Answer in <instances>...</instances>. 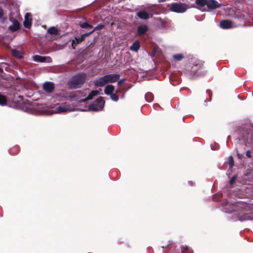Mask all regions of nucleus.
Here are the masks:
<instances>
[{
    "label": "nucleus",
    "mask_w": 253,
    "mask_h": 253,
    "mask_svg": "<svg viewBox=\"0 0 253 253\" xmlns=\"http://www.w3.org/2000/svg\"><path fill=\"white\" fill-rule=\"evenodd\" d=\"M166 0H158V1L160 2H164Z\"/></svg>",
    "instance_id": "obj_40"
},
{
    "label": "nucleus",
    "mask_w": 253,
    "mask_h": 253,
    "mask_svg": "<svg viewBox=\"0 0 253 253\" xmlns=\"http://www.w3.org/2000/svg\"><path fill=\"white\" fill-rule=\"evenodd\" d=\"M80 26L82 28H92V26L87 22H84L80 24Z\"/></svg>",
    "instance_id": "obj_26"
},
{
    "label": "nucleus",
    "mask_w": 253,
    "mask_h": 253,
    "mask_svg": "<svg viewBox=\"0 0 253 253\" xmlns=\"http://www.w3.org/2000/svg\"><path fill=\"white\" fill-rule=\"evenodd\" d=\"M189 183L191 185H192L191 182H189Z\"/></svg>",
    "instance_id": "obj_43"
},
{
    "label": "nucleus",
    "mask_w": 253,
    "mask_h": 253,
    "mask_svg": "<svg viewBox=\"0 0 253 253\" xmlns=\"http://www.w3.org/2000/svg\"><path fill=\"white\" fill-rule=\"evenodd\" d=\"M220 199L219 195L215 194L213 196V200L215 201H217Z\"/></svg>",
    "instance_id": "obj_33"
},
{
    "label": "nucleus",
    "mask_w": 253,
    "mask_h": 253,
    "mask_svg": "<svg viewBox=\"0 0 253 253\" xmlns=\"http://www.w3.org/2000/svg\"><path fill=\"white\" fill-rule=\"evenodd\" d=\"M26 111L28 113L40 114L42 113H45L46 112L47 107L43 104H37L35 105L32 104L30 103H27L26 105Z\"/></svg>",
    "instance_id": "obj_4"
},
{
    "label": "nucleus",
    "mask_w": 253,
    "mask_h": 253,
    "mask_svg": "<svg viewBox=\"0 0 253 253\" xmlns=\"http://www.w3.org/2000/svg\"><path fill=\"white\" fill-rule=\"evenodd\" d=\"M79 92L80 93V94H79V97L80 98H84V96H83V97H81L80 96V94H81V93H80V92Z\"/></svg>",
    "instance_id": "obj_41"
},
{
    "label": "nucleus",
    "mask_w": 253,
    "mask_h": 253,
    "mask_svg": "<svg viewBox=\"0 0 253 253\" xmlns=\"http://www.w3.org/2000/svg\"><path fill=\"white\" fill-rule=\"evenodd\" d=\"M124 79H122V80H120V81L118 82V85H121V84H122V83L124 82Z\"/></svg>",
    "instance_id": "obj_39"
},
{
    "label": "nucleus",
    "mask_w": 253,
    "mask_h": 253,
    "mask_svg": "<svg viewBox=\"0 0 253 253\" xmlns=\"http://www.w3.org/2000/svg\"><path fill=\"white\" fill-rule=\"evenodd\" d=\"M80 93L79 91L73 92L69 96V98L72 101H76L78 102H82L85 101L87 100L91 99L93 96H96L99 94V91L93 90L86 97L84 98H80L79 97Z\"/></svg>",
    "instance_id": "obj_5"
},
{
    "label": "nucleus",
    "mask_w": 253,
    "mask_h": 253,
    "mask_svg": "<svg viewBox=\"0 0 253 253\" xmlns=\"http://www.w3.org/2000/svg\"><path fill=\"white\" fill-rule=\"evenodd\" d=\"M9 20L13 23V24L8 28L10 31L15 32L20 29V24L17 20L12 17L9 18Z\"/></svg>",
    "instance_id": "obj_9"
},
{
    "label": "nucleus",
    "mask_w": 253,
    "mask_h": 253,
    "mask_svg": "<svg viewBox=\"0 0 253 253\" xmlns=\"http://www.w3.org/2000/svg\"><path fill=\"white\" fill-rule=\"evenodd\" d=\"M207 6L209 9H215L219 8L221 6V3H219L215 0H208Z\"/></svg>",
    "instance_id": "obj_8"
},
{
    "label": "nucleus",
    "mask_w": 253,
    "mask_h": 253,
    "mask_svg": "<svg viewBox=\"0 0 253 253\" xmlns=\"http://www.w3.org/2000/svg\"><path fill=\"white\" fill-rule=\"evenodd\" d=\"M137 16L141 19L147 20L149 19L150 16V14L144 10H142L137 13Z\"/></svg>",
    "instance_id": "obj_15"
},
{
    "label": "nucleus",
    "mask_w": 253,
    "mask_h": 253,
    "mask_svg": "<svg viewBox=\"0 0 253 253\" xmlns=\"http://www.w3.org/2000/svg\"><path fill=\"white\" fill-rule=\"evenodd\" d=\"M198 64H193V66L192 67V70L191 71V72H194V70L197 69V67H198Z\"/></svg>",
    "instance_id": "obj_36"
},
{
    "label": "nucleus",
    "mask_w": 253,
    "mask_h": 253,
    "mask_svg": "<svg viewBox=\"0 0 253 253\" xmlns=\"http://www.w3.org/2000/svg\"><path fill=\"white\" fill-rule=\"evenodd\" d=\"M208 0H196V3L201 6L207 5Z\"/></svg>",
    "instance_id": "obj_25"
},
{
    "label": "nucleus",
    "mask_w": 253,
    "mask_h": 253,
    "mask_svg": "<svg viewBox=\"0 0 253 253\" xmlns=\"http://www.w3.org/2000/svg\"><path fill=\"white\" fill-rule=\"evenodd\" d=\"M33 60L37 62L41 63H50L52 62V59L50 57H43L39 55H36L33 56Z\"/></svg>",
    "instance_id": "obj_7"
},
{
    "label": "nucleus",
    "mask_w": 253,
    "mask_h": 253,
    "mask_svg": "<svg viewBox=\"0 0 253 253\" xmlns=\"http://www.w3.org/2000/svg\"><path fill=\"white\" fill-rule=\"evenodd\" d=\"M169 9L176 13H183L187 9V5L181 2H173L169 5Z\"/></svg>",
    "instance_id": "obj_6"
},
{
    "label": "nucleus",
    "mask_w": 253,
    "mask_h": 253,
    "mask_svg": "<svg viewBox=\"0 0 253 253\" xmlns=\"http://www.w3.org/2000/svg\"><path fill=\"white\" fill-rule=\"evenodd\" d=\"M3 15V11L2 8L0 7V18H2Z\"/></svg>",
    "instance_id": "obj_38"
},
{
    "label": "nucleus",
    "mask_w": 253,
    "mask_h": 253,
    "mask_svg": "<svg viewBox=\"0 0 253 253\" xmlns=\"http://www.w3.org/2000/svg\"><path fill=\"white\" fill-rule=\"evenodd\" d=\"M148 30V27L147 25L143 24L139 26L137 29V34L139 36H142L145 34Z\"/></svg>",
    "instance_id": "obj_11"
},
{
    "label": "nucleus",
    "mask_w": 253,
    "mask_h": 253,
    "mask_svg": "<svg viewBox=\"0 0 253 253\" xmlns=\"http://www.w3.org/2000/svg\"><path fill=\"white\" fill-rule=\"evenodd\" d=\"M111 95V98L112 100H113L114 101H117L118 100L119 97L116 94H112Z\"/></svg>",
    "instance_id": "obj_30"
},
{
    "label": "nucleus",
    "mask_w": 253,
    "mask_h": 253,
    "mask_svg": "<svg viewBox=\"0 0 253 253\" xmlns=\"http://www.w3.org/2000/svg\"><path fill=\"white\" fill-rule=\"evenodd\" d=\"M116 92V93H118V92H119V91H118V90H117Z\"/></svg>",
    "instance_id": "obj_44"
},
{
    "label": "nucleus",
    "mask_w": 253,
    "mask_h": 253,
    "mask_svg": "<svg viewBox=\"0 0 253 253\" xmlns=\"http://www.w3.org/2000/svg\"><path fill=\"white\" fill-rule=\"evenodd\" d=\"M158 49V47L157 46L154 47L153 49V50L151 52V55L152 57H154L155 56V54L156 53V52Z\"/></svg>",
    "instance_id": "obj_31"
},
{
    "label": "nucleus",
    "mask_w": 253,
    "mask_h": 253,
    "mask_svg": "<svg viewBox=\"0 0 253 253\" xmlns=\"http://www.w3.org/2000/svg\"><path fill=\"white\" fill-rule=\"evenodd\" d=\"M32 16L31 13H26L25 15V19L23 22V25L25 28H29L32 24Z\"/></svg>",
    "instance_id": "obj_10"
},
{
    "label": "nucleus",
    "mask_w": 253,
    "mask_h": 253,
    "mask_svg": "<svg viewBox=\"0 0 253 253\" xmlns=\"http://www.w3.org/2000/svg\"><path fill=\"white\" fill-rule=\"evenodd\" d=\"M105 27V25L102 24H100L97 25L94 28V29L92 30V31L94 32L97 31V30H101L103 29Z\"/></svg>",
    "instance_id": "obj_27"
},
{
    "label": "nucleus",
    "mask_w": 253,
    "mask_h": 253,
    "mask_svg": "<svg viewBox=\"0 0 253 253\" xmlns=\"http://www.w3.org/2000/svg\"><path fill=\"white\" fill-rule=\"evenodd\" d=\"M84 40L83 36L81 35L80 37H75V39L72 42V46L73 49H76L77 45L81 43Z\"/></svg>",
    "instance_id": "obj_13"
},
{
    "label": "nucleus",
    "mask_w": 253,
    "mask_h": 253,
    "mask_svg": "<svg viewBox=\"0 0 253 253\" xmlns=\"http://www.w3.org/2000/svg\"><path fill=\"white\" fill-rule=\"evenodd\" d=\"M114 91V86L112 85H107L104 89L105 93L108 95H111Z\"/></svg>",
    "instance_id": "obj_18"
},
{
    "label": "nucleus",
    "mask_w": 253,
    "mask_h": 253,
    "mask_svg": "<svg viewBox=\"0 0 253 253\" xmlns=\"http://www.w3.org/2000/svg\"><path fill=\"white\" fill-rule=\"evenodd\" d=\"M140 48V44L138 41H135L130 46V49L134 51H137Z\"/></svg>",
    "instance_id": "obj_20"
},
{
    "label": "nucleus",
    "mask_w": 253,
    "mask_h": 253,
    "mask_svg": "<svg viewBox=\"0 0 253 253\" xmlns=\"http://www.w3.org/2000/svg\"><path fill=\"white\" fill-rule=\"evenodd\" d=\"M47 32L51 35L56 36L59 34V30L55 27H51L48 29Z\"/></svg>",
    "instance_id": "obj_21"
},
{
    "label": "nucleus",
    "mask_w": 253,
    "mask_h": 253,
    "mask_svg": "<svg viewBox=\"0 0 253 253\" xmlns=\"http://www.w3.org/2000/svg\"><path fill=\"white\" fill-rule=\"evenodd\" d=\"M107 79L105 78V76L96 80L95 85L98 86H102L107 83Z\"/></svg>",
    "instance_id": "obj_16"
},
{
    "label": "nucleus",
    "mask_w": 253,
    "mask_h": 253,
    "mask_svg": "<svg viewBox=\"0 0 253 253\" xmlns=\"http://www.w3.org/2000/svg\"><path fill=\"white\" fill-rule=\"evenodd\" d=\"M86 75L84 73H79L73 76L68 82L69 88L75 89L81 87L85 82Z\"/></svg>",
    "instance_id": "obj_3"
},
{
    "label": "nucleus",
    "mask_w": 253,
    "mask_h": 253,
    "mask_svg": "<svg viewBox=\"0 0 253 253\" xmlns=\"http://www.w3.org/2000/svg\"><path fill=\"white\" fill-rule=\"evenodd\" d=\"M7 103V99L6 97L0 93V105L4 106Z\"/></svg>",
    "instance_id": "obj_23"
},
{
    "label": "nucleus",
    "mask_w": 253,
    "mask_h": 253,
    "mask_svg": "<svg viewBox=\"0 0 253 253\" xmlns=\"http://www.w3.org/2000/svg\"><path fill=\"white\" fill-rule=\"evenodd\" d=\"M211 149H212V150H215V148H214L213 147H212L211 146Z\"/></svg>",
    "instance_id": "obj_42"
},
{
    "label": "nucleus",
    "mask_w": 253,
    "mask_h": 253,
    "mask_svg": "<svg viewBox=\"0 0 253 253\" xmlns=\"http://www.w3.org/2000/svg\"><path fill=\"white\" fill-rule=\"evenodd\" d=\"M156 6L155 5H151L145 8L147 13L150 14V17H152L154 14H157L156 12Z\"/></svg>",
    "instance_id": "obj_17"
},
{
    "label": "nucleus",
    "mask_w": 253,
    "mask_h": 253,
    "mask_svg": "<svg viewBox=\"0 0 253 253\" xmlns=\"http://www.w3.org/2000/svg\"><path fill=\"white\" fill-rule=\"evenodd\" d=\"M12 55L15 58L20 59L22 57V53L17 49H12L11 50Z\"/></svg>",
    "instance_id": "obj_19"
},
{
    "label": "nucleus",
    "mask_w": 253,
    "mask_h": 253,
    "mask_svg": "<svg viewBox=\"0 0 253 253\" xmlns=\"http://www.w3.org/2000/svg\"><path fill=\"white\" fill-rule=\"evenodd\" d=\"M54 88V84L51 82H46L43 84V88L47 92H51Z\"/></svg>",
    "instance_id": "obj_12"
},
{
    "label": "nucleus",
    "mask_w": 253,
    "mask_h": 253,
    "mask_svg": "<svg viewBox=\"0 0 253 253\" xmlns=\"http://www.w3.org/2000/svg\"><path fill=\"white\" fill-rule=\"evenodd\" d=\"M228 163L229 165V167L232 168L234 165V160L232 156H230L228 158Z\"/></svg>",
    "instance_id": "obj_29"
},
{
    "label": "nucleus",
    "mask_w": 253,
    "mask_h": 253,
    "mask_svg": "<svg viewBox=\"0 0 253 253\" xmlns=\"http://www.w3.org/2000/svg\"><path fill=\"white\" fill-rule=\"evenodd\" d=\"M93 33V31L92 30L91 31H90L89 32L85 33L82 35V36H83V38H84V39H85V38L86 37L89 36L90 35L92 34Z\"/></svg>",
    "instance_id": "obj_32"
},
{
    "label": "nucleus",
    "mask_w": 253,
    "mask_h": 253,
    "mask_svg": "<svg viewBox=\"0 0 253 253\" xmlns=\"http://www.w3.org/2000/svg\"><path fill=\"white\" fill-rule=\"evenodd\" d=\"M104 104L105 101L102 97H100L90 105L88 107H85V109H76L70 105H67L66 103H62L57 104L55 107H53L51 112L53 113H60L76 110H80L83 111H99L103 109Z\"/></svg>",
    "instance_id": "obj_2"
},
{
    "label": "nucleus",
    "mask_w": 253,
    "mask_h": 253,
    "mask_svg": "<svg viewBox=\"0 0 253 253\" xmlns=\"http://www.w3.org/2000/svg\"><path fill=\"white\" fill-rule=\"evenodd\" d=\"M232 22L230 20H222L220 23V26L222 29H229L232 27Z\"/></svg>",
    "instance_id": "obj_14"
},
{
    "label": "nucleus",
    "mask_w": 253,
    "mask_h": 253,
    "mask_svg": "<svg viewBox=\"0 0 253 253\" xmlns=\"http://www.w3.org/2000/svg\"><path fill=\"white\" fill-rule=\"evenodd\" d=\"M119 78H120V76L118 74H114L113 82H115L116 81L118 80Z\"/></svg>",
    "instance_id": "obj_34"
},
{
    "label": "nucleus",
    "mask_w": 253,
    "mask_h": 253,
    "mask_svg": "<svg viewBox=\"0 0 253 253\" xmlns=\"http://www.w3.org/2000/svg\"><path fill=\"white\" fill-rule=\"evenodd\" d=\"M246 155L248 158H251L252 157V153L250 151H248L246 153Z\"/></svg>",
    "instance_id": "obj_37"
},
{
    "label": "nucleus",
    "mask_w": 253,
    "mask_h": 253,
    "mask_svg": "<svg viewBox=\"0 0 253 253\" xmlns=\"http://www.w3.org/2000/svg\"><path fill=\"white\" fill-rule=\"evenodd\" d=\"M145 98L147 102H151L153 100L154 96L152 93L148 92L146 93Z\"/></svg>",
    "instance_id": "obj_22"
},
{
    "label": "nucleus",
    "mask_w": 253,
    "mask_h": 253,
    "mask_svg": "<svg viewBox=\"0 0 253 253\" xmlns=\"http://www.w3.org/2000/svg\"><path fill=\"white\" fill-rule=\"evenodd\" d=\"M172 58L174 60L176 61H179L184 58V56L182 54L179 53L173 55Z\"/></svg>",
    "instance_id": "obj_24"
},
{
    "label": "nucleus",
    "mask_w": 253,
    "mask_h": 253,
    "mask_svg": "<svg viewBox=\"0 0 253 253\" xmlns=\"http://www.w3.org/2000/svg\"><path fill=\"white\" fill-rule=\"evenodd\" d=\"M223 210L226 212H238V219L240 221L253 220V211L249 210L248 205L239 202H227L223 205Z\"/></svg>",
    "instance_id": "obj_1"
},
{
    "label": "nucleus",
    "mask_w": 253,
    "mask_h": 253,
    "mask_svg": "<svg viewBox=\"0 0 253 253\" xmlns=\"http://www.w3.org/2000/svg\"><path fill=\"white\" fill-rule=\"evenodd\" d=\"M236 176H234L232 177L231 178V179H230V184H231V185L233 184L235 182V181L236 180Z\"/></svg>",
    "instance_id": "obj_35"
},
{
    "label": "nucleus",
    "mask_w": 253,
    "mask_h": 253,
    "mask_svg": "<svg viewBox=\"0 0 253 253\" xmlns=\"http://www.w3.org/2000/svg\"><path fill=\"white\" fill-rule=\"evenodd\" d=\"M114 74L107 75L105 76V78L107 79V82L110 83H113Z\"/></svg>",
    "instance_id": "obj_28"
}]
</instances>
